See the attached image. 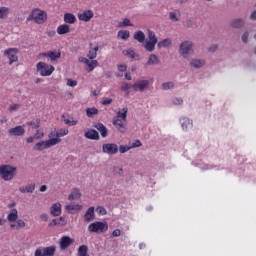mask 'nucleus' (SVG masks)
<instances>
[{
	"mask_svg": "<svg viewBox=\"0 0 256 256\" xmlns=\"http://www.w3.org/2000/svg\"><path fill=\"white\" fill-rule=\"evenodd\" d=\"M9 17V8L0 7V19H7Z\"/></svg>",
	"mask_w": 256,
	"mask_h": 256,
	"instance_id": "a18cd8bd",
	"label": "nucleus"
},
{
	"mask_svg": "<svg viewBox=\"0 0 256 256\" xmlns=\"http://www.w3.org/2000/svg\"><path fill=\"white\" fill-rule=\"evenodd\" d=\"M28 127H32L33 129H39L41 127V119L35 118L32 121H29L26 123Z\"/></svg>",
	"mask_w": 256,
	"mask_h": 256,
	"instance_id": "c9c22d12",
	"label": "nucleus"
},
{
	"mask_svg": "<svg viewBox=\"0 0 256 256\" xmlns=\"http://www.w3.org/2000/svg\"><path fill=\"white\" fill-rule=\"evenodd\" d=\"M133 91L143 93V91L149 89V80H138L132 85Z\"/></svg>",
	"mask_w": 256,
	"mask_h": 256,
	"instance_id": "9b49d317",
	"label": "nucleus"
},
{
	"mask_svg": "<svg viewBox=\"0 0 256 256\" xmlns=\"http://www.w3.org/2000/svg\"><path fill=\"white\" fill-rule=\"evenodd\" d=\"M62 121L65 125H68L69 127H73L75 125H77L78 121L73 119V118H69L68 114H63L62 115Z\"/></svg>",
	"mask_w": 256,
	"mask_h": 256,
	"instance_id": "393cba45",
	"label": "nucleus"
},
{
	"mask_svg": "<svg viewBox=\"0 0 256 256\" xmlns=\"http://www.w3.org/2000/svg\"><path fill=\"white\" fill-rule=\"evenodd\" d=\"M229 27H231V29H243V27H245V19L233 18L229 22Z\"/></svg>",
	"mask_w": 256,
	"mask_h": 256,
	"instance_id": "f8f14e48",
	"label": "nucleus"
},
{
	"mask_svg": "<svg viewBox=\"0 0 256 256\" xmlns=\"http://www.w3.org/2000/svg\"><path fill=\"white\" fill-rule=\"evenodd\" d=\"M97 51H99V46H95L94 48H91L88 52V58L90 60L97 59Z\"/></svg>",
	"mask_w": 256,
	"mask_h": 256,
	"instance_id": "4c0bfd02",
	"label": "nucleus"
},
{
	"mask_svg": "<svg viewBox=\"0 0 256 256\" xmlns=\"http://www.w3.org/2000/svg\"><path fill=\"white\" fill-rule=\"evenodd\" d=\"M143 144L139 141V140H136L135 142H133L130 147L131 149H137V147H141Z\"/></svg>",
	"mask_w": 256,
	"mask_h": 256,
	"instance_id": "bf43d9fd",
	"label": "nucleus"
},
{
	"mask_svg": "<svg viewBox=\"0 0 256 256\" xmlns=\"http://www.w3.org/2000/svg\"><path fill=\"white\" fill-rule=\"evenodd\" d=\"M89 251V247L87 245H81L78 247V256H87Z\"/></svg>",
	"mask_w": 256,
	"mask_h": 256,
	"instance_id": "ea45409f",
	"label": "nucleus"
},
{
	"mask_svg": "<svg viewBox=\"0 0 256 256\" xmlns=\"http://www.w3.org/2000/svg\"><path fill=\"white\" fill-rule=\"evenodd\" d=\"M155 45H157V43L147 40L144 43V49H146L148 53H153V51H155Z\"/></svg>",
	"mask_w": 256,
	"mask_h": 256,
	"instance_id": "e433bc0d",
	"label": "nucleus"
},
{
	"mask_svg": "<svg viewBox=\"0 0 256 256\" xmlns=\"http://www.w3.org/2000/svg\"><path fill=\"white\" fill-rule=\"evenodd\" d=\"M84 137L86 139H92L94 141H99V132H97V130H95V129H91L84 133Z\"/></svg>",
	"mask_w": 256,
	"mask_h": 256,
	"instance_id": "5701e85b",
	"label": "nucleus"
},
{
	"mask_svg": "<svg viewBox=\"0 0 256 256\" xmlns=\"http://www.w3.org/2000/svg\"><path fill=\"white\" fill-rule=\"evenodd\" d=\"M169 19L170 21H173V23H177V21H179V16H177V12H170Z\"/></svg>",
	"mask_w": 256,
	"mask_h": 256,
	"instance_id": "603ef678",
	"label": "nucleus"
},
{
	"mask_svg": "<svg viewBox=\"0 0 256 256\" xmlns=\"http://www.w3.org/2000/svg\"><path fill=\"white\" fill-rule=\"evenodd\" d=\"M73 242L74 240L69 236H63L60 239V243H59L61 251H65V249H68Z\"/></svg>",
	"mask_w": 256,
	"mask_h": 256,
	"instance_id": "2eb2a0df",
	"label": "nucleus"
},
{
	"mask_svg": "<svg viewBox=\"0 0 256 256\" xmlns=\"http://www.w3.org/2000/svg\"><path fill=\"white\" fill-rule=\"evenodd\" d=\"M95 219V207L91 206L84 214V220L86 223H91Z\"/></svg>",
	"mask_w": 256,
	"mask_h": 256,
	"instance_id": "a211bd4d",
	"label": "nucleus"
},
{
	"mask_svg": "<svg viewBox=\"0 0 256 256\" xmlns=\"http://www.w3.org/2000/svg\"><path fill=\"white\" fill-rule=\"evenodd\" d=\"M129 89H133V85L127 83V82H122L120 90L124 91L126 95H129Z\"/></svg>",
	"mask_w": 256,
	"mask_h": 256,
	"instance_id": "79ce46f5",
	"label": "nucleus"
},
{
	"mask_svg": "<svg viewBox=\"0 0 256 256\" xmlns=\"http://www.w3.org/2000/svg\"><path fill=\"white\" fill-rule=\"evenodd\" d=\"M133 39L138 43H145V33L141 30H138L134 33Z\"/></svg>",
	"mask_w": 256,
	"mask_h": 256,
	"instance_id": "2f4dec72",
	"label": "nucleus"
},
{
	"mask_svg": "<svg viewBox=\"0 0 256 256\" xmlns=\"http://www.w3.org/2000/svg\"><path fill=\"white\" fill-rule=\"evenodd\" d=\"M36 70L42 77H49V75H52L53 71H55V67L45 62H39L36 65Z\"/></svg>",
	"mask_w": 256,
	"mask_h": 256,
	"instance_id": "39448f33",
	"label": "nucleus"
},
{
	"mask_svg": "<svg viewBox=\"0 0 256 256\" xmlns=\"http://www.w3.org/2000/svg\"><path fill=\"white\" fill-rule=\"evenodd\" d=\"M249 20L256 21V10L251 12V14L249 15Z\"/></svg>",
	"mask_w": 256,
	"mask_h": 256,
	"instance_id": "774afa93",
	"label": "nucleus"
},
{
	"mask_svg": "<svg viewBox=\"0 0 256 256\" xmlns=\"http://www.w3.org/2000/svg\"><path fill=\"white\" fill-rule=\"evenodd\" d=\"M173 104L174 105H183V98H174Z\"/></svg>",
	"mask_w": 256,
	"mask_h": 256,
	"instance_id": "69168bd1",
	"label": "nucleus"
},
{
	"mask_svg": "<svg viewBox=\"0 0 256 256\" xmlns=\"http://www.w3.org/2000/svg\"><path fill=\"white\" fill-rule=\"evenodd\" d=\"M180 125L183 131H189V129H193V120L183 116L180 118Z\"/></svg>",
	"mask_w": 256,
	"mask_h": 256,
	"instance_id": "4468645a",
	"label": "nucleus"
},
{
	"mask_svg": "<svg viewBox=\"0 0 256 256\" xmlns=\"http://www.w3.org/2000/svg\"><path fill=\"white\" fill-rule=\"evenodd\" d=\"M173 45V41L170 38H165L162 41H159L157 44L158 49L169 48Z\"/></svg>",
	"mask_w": 256,
	"mask_h": 256,
	"instance_id": "a878e982",
	"label": "nucleus"
},
{
	"mask_svg": "<svg viewBox=\"0 0 256 256\" xmlns=\"http://www.w3.org/2000/svg\"><path fill=\"white\" fill-rule=\"evenodd\" d=\"M174 88H175V82L173 81L162 83L163 91H169V89H174Z\"/></svg>",
	"mask_w": 256,
	"mask_h": 256,
	"instance_id": "c03bdc74",
	"label": "nucleus"
},
{
	"mask_svg": "<svg viewBox=\"0 0 256 256\" xmlns=\"http://www.w3.org/2000/svg\"><path fill=\"white\" fill-rule=\"evenodd\" d=\"M199 168L202 170V171H207L209 169H213V166L209 165V164H200L199 165Z\"/></svg>",
	"mask_w": 256,
	"mask_h": 256,
	"instance_id": "13d9d810",
	"label": "nucleus"
},
{
	"mask_svg": "<svg viewBox=\"0 0 256 256\" xmlns=\"http://www.w3.org/2000/svg\"><path fill=\"white\" fill-rule=\"evenodd\" d=\"M17 53H19V49L17 48H9L4 51V55L8 56L9 65H13V63H17V61H19Z\"/></svg>",
	"mask_w": 256,
	"mask_h": 256,
	"instance_id": "1a4fd4ad",
	"label": "nucleus"
},
{
	"mask_svg": "<svg viewBox=\"0 0 256 256\" xmlns=\"http://www.w3.org/2000/svg\"><path fill=\"white\" fill-rule=\"evenodd\" d=\"M101 103H102V105H111V103H113V99H111V98H103Z\"/></svg>",
	"mask_w": 256,
	"mask_h": 256,
	"instance_id": "e2e57ef3",
	"label": "nucleus"
},
{
	"mask_svg": "<svg viewBox=\"0 0 256 256\" xmlns=\"http://www.w3.org/2000/svg\"><path fill=\"white\" fill-rule=\"evenodd\" d=\"M242 43H249V30H246L241 35Z\"/></svg>",
	"mask_w": 256,
	"mask_h": 256,
	"instance_id": "3c124183",
	"label": "nucleus"
},
{
	"mask_svg": "<svg viewBox=\"0 0 256 256\" xmlns=\"http://www.w3.org/2000/svg\"><path fill=\"white\" fill-rule=\"evenodd\" d=\"M88 65V71L91 72L93 71V69H95V67H97L99 65V62L97 60H89Z\"/></svg>",
	"mask_w": 256,
	"mask_h": 256,
	"instance_id": "8fccbe9b",
	"label": "nucleus"
},
{
	"mask_svg": "<svg viewBox=\"0 0 256 256\" xmlns=\"http://www.w3.org/2000/svg\"><path fill=\"white\" fill-rule=\"evenodd\" d=\"M97 211L100 215H107V210L103 206H99Z\"/></svg>",
	"mask_w": 256,
	"mask_h": 256,
	"instance_id": "0e129e2a",
	"label": "nucleus"
},
{
	"mask_svg": "<svg viewBox=\"0 0 256 256\" xmlns=\"http://www.w3.org/2000/svg\"><path fill=\"white\" fill-rule=\"evenodd\" d=\"M195 44L192 41L185 40L180 43L178 53L183 59H189L195 54Z\"/></svg>",
	"mask_w": 256,
	"mask_h": 256,
	"instance_id": "f257e3e1",
	"label": "nucleus"
},
{
	"mask_svg": "<svg viewBox=\"0 0 256 256\" xmlns=\"http://www.w3.org/2000/svg\"><path fill=\"white\" fill-rule=\"evenodd\" d=\"M112 237H121V230L120 229L113 230Z\"/></svg>",
	"mask_w": 256,
	"mask_h": 256,
	"instance_id": "338daca9",
	"label": "nucleus"
},
{
	"mask_svg": "<svg viewBox=\"0 0 256 256\" xmlns=\"http://www.w3.org/2000/svg\"><path fill=\"white\" fill-rule=\"evenodd\" d=\"M45 136V133L41 132V130H37V132L34 134V139H43Z\"/></svg>",
	"mask_w": 256,
	"mask_h": 256,
	"instance_id": "4d7b16f0",
	"label": "nucleus"
},
{
	"mask_svg": "<svg viewBox=\"0 0 256 256\" xmlns=\"http://www.w3.org/2000/svg\"><path fill=\"white\" fill-rule=\"evenodd\" d=\"M27 21H34L37 25H43L47 21V12L36 8L32 10L31 14L28 16Z\"/></svg>",
	"mask_w": 256,
	"mask_h": 256,
	"instance_id": "f03ea898",
	"label": "nucleus"
},
{
	"mask_svg": "<svg viewBox=\"0 0 256 256\" xmlns=\"http://www.w3.org/2000/svg\"><path fill=\"white\" fill-rule=\"evenodd\" d=\"M127 151H131V146H128V145H121L119 147V152L120 153H127Z\"/></svg>",
	"mask_w": 256,
	"mask_h": 256,
	"instance_id": "864d4df0",
	"label": "nucleus"
},
{
	"mask_svg": "<svg viewBox=\"0 0 256 256\" xmlns=\"http://www.w3.org/2000/svg\"><path fill=\"white\" fill-rule=\"evenodd\" d=\"M113 173H114V175H119L121 177V176H123V168L114 167Z\"/></svg>",
	"mask_w": 256,
	"mask_h": 256,
	"instance_id": "5fc2aeb1",
	"label": "nucleus"
},
{
	"mask_svg": "<svg viewBox=\"0 0 256 256\" xmlns=\"http://www.w3.org/2000/svg\"><path fill=\"white\" fill-rule=\"evenodd\" d=\"M205 59H191L190 60V67H193L194 69H201V67H205Z\"/></svg>",
	"mask_w": 256,
	"mask_h": 256,
	"instance_id": "412c9836",
	"label": "nucleus"
},
{
	"mask_svg": "<svg viewBox=\"0 0 256 256\" xmlns=\"http://www.w3.org/2000/svg\"><path fill=\"white\" fill-rule=\"evenodd\" d=\"M20 193H34L35 183L27 184L26 186H21L19 188Z\"/></svg>",
	"mask_w": 256,
	"mask_h": 256,
	"instance_id": "cd10ccee",
	"label": "nucleus"
},
{
	"mask_svg": "<svg viewBox=\"0 0 256 256\" xmlns=\"http://www.w3.org/2000/svg\"><path fill=\"white\" fill-rule=\"evenodd\" d=\"M77 21V17L73 13H65L64 14V23H68L69 25H73Z\"/></svg>",
	"mask_w": 256,
	"mask_h": 256,
	"instance_id": "7c9ffc66",
	"label": "nucleus"
},
{
	"mask_svg": "<svg viewBox=\"0 0 256 256\" xmlns=\"http://www.w3.org/2000/svg\"><path fill=\"white\" fill-rule=\"evenodd\" d=\"M58 35H67V33H71V28L67 24H62L57 28Z\"/></svg>",
	"mask_w": 256,
	"mask_h": 256,
	"instance_id": "c756f323",
	"label": "nucleus"
},
{
	"mask_svg": "<svg viewBox=\"0 0 256 256\" xmlns=\"http://www.w3.org/2000/svg\"><path fill=\"white\" fill-rule=\"evenodd\" d=\"M10 137H21L25 135V128L23 126H16L8 130Z\"/></svg>",
	"mask_w": 256,
	"mask_h": 256,
	"instance_id": "ddd939ff",
	"label": "nucleus"
},
{
	"mask_svg": "<svg viewBox=\"0 0 256 256\" xmlns=\"http://www.w3.org/2000/svg\"><path fill=\"white\" fill-rule=\"evenodd\" d=\"M43 57H49L51 61H57L58 59H61V52L57 51H49L42 53Z\"/></svg>",
	"mask_w": 256,
	"mask_h": 256,
	"instance_id": "4be33fe9",
	"label": "nucleus"
},
{
	"mask_svg": "<svg viewBox=\"0 0 256 256\" xmlns=\"http://www.w3.org/2000/svg\"><path fill=\"white\" fill-rule=\"evenodd\" d=\"M56 251H57V247L55 246L37 248L34 252V256H55Z\"/></svg>",
	"mask_w": 256,
	"mask_h": 256,
	"instance_id": "0eeeda50",
	"label": "nucleus"
},
{
	"mask_svg": "<svg viewBox=\"0 0 256 256\" xmlns=\"http://www.w3.org/2000/svg\"><path fill=\"white\" fill-rule=\"evenodd\" d=\"M61 143V138H49L45 141H40L36 143L33 147L34 151H45V149H50V147H55Z\"/></svg>",
	"mask_w": 256,
	"mask_h": 256,
	"instance_id": "7ed1b4c3",
	"label": "nucleus"
},
{
	"mask_svg": "<svg viewBox=\"0 0 256 256\" xmlns=\"http://www.w3.org/2000/svg\"><path fill=\"white\" fill-rule=\"evenodd\" d=\"M160 62L161 60L159 59V56H157L156 54H150L148 61L146 62V65H159Z\"/></svg>",
	"mask_w": 256,
	"mask_h": 256,
	"instance_id": "c85d7f7f",
	"label": "nucleus"
},
{
	"mask_svg": "<svg viewBox=\"0 0 256 256\" xmlns=\"http://www.w3.org/2000/svg\"><path fill=\"white\" fill-rule=\"evenodd\" d=\"M118 27H133V24L129 18H124L122 22H119Z\"/></svg>",
	"mask_w": 256,
	"mask_h": 256,
	"instance_id": "de8ad7c7",
	"label": "nucleus"
},
{
	"mask_svg": "<svg viewBox=\"0 0 256 256\" xmlns=\"http://www.w3.org/2000/svg\"><path fill=\"white\" fill-rule=\"evenodd\" d=\"M61 203L57 202L54 203L51 207H50V214L52 215V217H59V215H61Z\"/></svg>",
	"mask_w": 256,
	"mask_h": 256,
	"instance_id": "aec40b11",
	"label": "nucleus"
},
{
	"mask_svg": "<svg viewBox=\"0 0 256 256\" xmlns=\"http://www.w3.org/2000/svg\"><path fill=\"white\" fill-rule=\"evenodd\" d=\"M194 25H195V20H193V18L186 20L187 29H191L192 27H194Z\"/></svg>",
	"mask_w": 256,
	"mask_h": 256,
	"instance_id": "6e6d98bb",
	"label": "nucleus"
},
{
	"mask_svg": "<svg viewBox=\"0 0 256 256\" xmlns=\"http://www.w3.org/2000/svg\"><path fill=\"white\" fill-rule=\"evenodd\" d=\"M131 37V33L127 30L118 31L117 38L121 39V41H127Z\"/></svg>",
	"mask_w": 256,
	"mask_h": 256,
	"instance_id": "72a5a7b5",
	"label": "nucleus"
},
{
	"mask_svg": "<svg viewBox=\"0 0 256 256\" xmlns=\"http://www.w3.org/2000/svg\"><path fill=\"white\" fill-rule=\"evenodd\" d=\"M95 128L97 129V131H99V133L101 134V137L103 138L107 137V134L109 133V131L107 130V127L103 125V123L96 124Z\"/></svg>",
	"mask_w": 256,
	"mask_h": 256,
	"instance_id": "473e14b6",
	"label": "nucleus"
},
{
	"mask_svg": "<svg viewBox=\"0 0 256 256\" xmlns=\"http://www.w3.org/2000/svg\"><path fill=\"white\" fill-rule=\"evenodd\" d=\"M148 41L152 43H159V39L157 38V35H155V32L148 30Z\"/></svg>",
	"mask_w": 256,
	"mask_h": 256,
	"instance_id": "a19ab883",
	"label": "nucleus"
},
{
	"mask_svg": "<svg viewBox=\"0 0 256 256\" xmlns=\"http://www.w3.org/2000/svg\"><path fill=\"white\" fill-rule=\"evenodd\" d=\"M112 123L114 127L119 131V133L127 132V120H123L121 118H113Z\"/></svg>",
	"mask_w": 256,
	"mask_h": 256,
	"instance_id": "9d476101",
	"label": "nucleus"
},
{
	"mask_svg": "<svg viewBox=\"0 0 256 256\" xmlns=\"http://www.w3.org/2000/svg\"><path fill=\"white\" fill-rule=\"evenodd\" d=\"M21 106H19V104H12L11 106H10V108H9V112L10 113H13V111H19V108H20Z\"/></svg>",
	"mask_w": 256,
	"mask_h": 256,
	"instance_id": "052dcab7",
	"label": "nucleus"
},
{
	"mask_svg": "<svg viewBox=\"0 0 256 256\" xmlns=\"http://www.w3.org/2000/svg\"><path fill=\"white\" fill-rule=\"evenodd\" d=\"M15 171H17V168L15 167L10 165H2L0 166V177L4 181H11V179L15 177Z\"/></svg>",
	"mask_w": 256,
	"mask_h": 256,
	"instance_id": "20e7f679",
	"label": "nucleus"
},
{
	"mask_svg": "<svg viewBox=\"0 0 256 256\" xmlns=\"http://www.w3.org/2000/svg\"><path fill=\"white\" fill-rule=\"evenodd\" d=\"M102 151L107 155H117V153H119V146L115 143L103 144Z\"/></svg>",
	"mask_w": 256,
	"mask_h": 256,
	"instance_id": "6e6552de",
	"label": "nucleus"
},
{
	"mask_svg": "<svg viewBox=\"0 0 256 256\" xmlns=\"http://www.w3.org/2000/svg\"><path fill=\"white\" fill-rule=\"evenodd\" d=\"M66 209L71 213V211H81L82 206L79 204H69L66 205Z\"/></svg>",
	"mask_w": 256,
	"mask_h": 256,
	"instance_id": "37998d69",
	"label": "nucleus"
},
{
	"mask_svg": "<svg viewBox=\"0 0 256 256\" xmlns=\"http://www.w3.org/2000/svg\"><path fill=\"white\" fill-rule=\"evenodd\" d=\"M78 19L80 21H85V23L91 21L93 19V12L91 10H86L78 13Z\"/></svg>",
	"mask_w": 256,
	"mask_h": 256,
	"instance_id": "f3484780",
	"label": "nucleus"
},
{
	"mask_svg": "<svg viewBox=\"0 0 256 256\" xmlns=\"http://www.w3.org/2000/svg\"><path fill=\"white\" fill-rule=\"evenodd\" d=\"M67 85H68V87H77V81H75L73 79H68Z\"/></svg>",
	"mask_w": 256,
	"mask_h": 256,
	"instance_id": "680f3d73",
	"label": "nucleus"
},
{
	"mask_svg": "<svg viewBox=\"0 0 256 256\" xmlns=\"http://www.w3.org/2000/svg\"><path fill=\"white\" fill-rule=\"evenodd\" d=\"M17 219H19V212L17 209H12L11 212L7 215V221H9V223H15Z\"/></svg>",
	"mask_w": 256,
	"mask_h": 256,
	"instance_id": "bb28decb",
	"label": "nucleus"
},
{
	"mask_svg": "<svg viewBox=\"0 0 256 256\" xmlns=\"http://www.w3.org/2000/svg\"><path fill=\"white\" fill-rule=\"evenodd\" d=\"M127 113H129V109L127 107H124L122 108V111L117 112V116L115 118L127 121Z\"/></svg>",
	"mask_w": 256,
	"mask_h": 256,
	"instance_id": "f704fd0d",
	"label": "nucleus"
},
{
	"mask_svg": "<svg viewBox=\"0 0 256 256\" xmlns=\"http://www.w3.org/2000/svg\"><path fill=\"white\" fill-rule=\"evenodd\" d=\"M16 223H17V225L11 224L10 227H11L12 229H14V227H15L16 229H21V228L25 227V221H23L22 219H17V220H16Z\"/></svg>",
	"mask_w": 256,
	"mask_h": 256,
	"instance_id": "49530a36",
	"label": "nucleus"
},
{
	"mask_svg": "<svg viewBox=\"0 0 256 256\" xmlns=\"http://www.w3.org/2000/svg\"><path fill=\"white\" fill-rule=\"evenodd\" d=\"M122 55H124L125 57H128L129 59H132V61H139L141 59V56H139L138 53L133 51V49L123 50Z\"/></svg>",
	"mask_w": 256,
	"mask_h": 256,
	"instance_id": "dca6fc26",
	"label": "nucleus"
},
{
	"mask_svg": "<svg viewBox=\"0 0 256 256\" xmlns=\"http://www.w3.org/2000/svg\"><path fill=\"white\" fill-rule=\"evenodd\" d=\"M109 229V225L106 222L95 221L88 226L89 233H105Z\"/></svg>",
	"mask_w": 256,
	"mask_h": 256,
	"instance_id": "423d86ee",
	"label": "nucleus"
},
{
	"mask_svg": "<svg viewBox=\"0 0 256 256\" xmlns=\"http://www.w3.org/2000/svg\"><path fill=\"white\" fill-rule=\"evenodd\" d=\"M65 135H69L68 129H60L57 132L52 131L48 137L50 139H59L60 137H65Z\"/></svg>",
	"mask_w": 256,
	"mask_h": 256,
	"instance_id": "6ab92c4d",
	"label": "nucleus"
},
{
	"mask_svg": "<svg viewBox=\"0 0 256 256\" xmlns=\"http://www.w3.org/2000/svg\"><path fill=\"white\" fill-rule=\"evenodd\" d=\"M97 113H99V110L97 108H87L86 109L87 117H93L94 115H97Z\"/></svg>",
	"mask_w": 256,
	"mask_h": 256,
	"instance_id": "09e8293b",
	"label": "nucleus"
},
{
	"mask_svg": "<svg viewBox=\"0 0 256 256\" xmlns=\"http://www.w3.org/2000/svg\"><path fill=\"white\" fill-rule=\"evenodd\" d=\"M75 199H81V192L77 189L73 190L68 196V201H75Z\"/></svg>",
	"mask_w": 256,
	"mask_h": 256,
	"instance_id": "58836bf2",
	"label": "nucleus"
},
{
	"mask_svg": "<svg viewBox=\"0 0 256 256\" xmlns=\"http://www.w3.org/2000/svg\"><path fill=\"white\" fill-rule=\"evenodd\" d=\"M55 225H60L61 227H65V225H67V219L61 216L59 219H53L48 224L49 227H55Z\"/></svg>",
	"mask_w": 256,
	"mask_h": 256,
	"instance_id": "b1692460",
	"label": "nucleus"
}]
</instances>
